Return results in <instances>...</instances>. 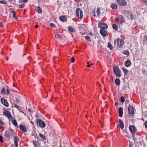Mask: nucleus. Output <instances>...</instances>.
<instances>
[{"label":"nucleus","mask_w":147,"mask_h":147,"mask_svg":"<svg viewBox=\"0 0 147 147\" xmlns=\"http://www.w3.org/2000/svg\"><path fill=\"white\" fill-rule=\"evenodd\" d=\"M76 16L80 19H82L83 16V12L79 8H78L76 11Z\"/></svg>","instance_id":"2"},{"label":"nucleus","mask_w":147,"mask_h":147,"mask_svg":"<svg viewBox=\"0 0 147 147\" xmlns=\"http://www.w3.org/2000/svg\"><path fill=\"white\" fill-rule=\"evenodd\" d=\"M88 34L89 35L92 36H94V34L91 31H88Z\"/></svg>","instance_id":"33"},{"label":"nucleus","mask_w":147,"mask_h":147,"mask_svg":"<svg viewBox=\"0 0 147 147\" xmlns=\"http://www.w3.org/2000/svg\"><path fill=\"white\" fill-rule=\"evenodd\" d=\"M123 53L125 55H128L129 54V53L128 51H126L123 52Z\"/></svg>","instance_id":"32"},{"label":"nucleus","mask_w":147,"mask_h":147,"mask_svg":"<svg viewBox=\"0 0 147 147\" xmlns=\"http://www.w3.org/2000/svg\"><path fill=\"white\" fill-rule=\"evenodd\" d=\"M115 105H118V103H115Z\"/></svg>","instance_id":"64"},{"label":"nucleus","mask_w":147,"mask_h":147,"mask_svg":"<svg viewBox=\"0 0 147 147\" xmlns=\"http://www.w3.org/2000/svg\"><path fill=\"white\" fill-rule=\"evenodd\" d=\"M67 19V17L64 16H62L59 17L60 20L62 22H65L66 21Z\"/></svg>","instance_id":"18"},{"label":"nucleus","mask_w":147,"mask_h":147,"mask_svg":"<svg viewBox=\"0 0 147 147\" xmlns=\"http://www.w3.org/2000/svg\"><path fill=\"white\" fill-rule=\"evenodd\" d=\"M97 13L98 16V17L100 16V10L99 8H98L97 10Z\"/></svg>","instance_id":"31"},{"label":"nucleus","mask_w":147,"mask_h":147,"mask_svg":"<svg viewBox=\"0 0 147 147\" xmlns=\"http://www.w3.org/2000/svg\"><path fill=\"white\" fill-rule=\"evenodd\" d=\"M144 125L145 128L147 129V121H146L144 123Z\"/></svg>","instance_id":"46"},{"label":"nucleus","mask_w":147,"mask_h":147,"mask_svg":"<svg viewBox=\"0 0 147 147\" xmlns=\"http://www.w3.org/2000/svg\"><path fill=\"white\" fill-rule=\"evenodd\" d=\"M13 133L11 130H7L5 132V136L6 137H12L13 136Z\"/></svg>","instance_id":"8"},{"label":"nucleus","mask_w":147,"mask_h":147,"mask_svg":"<svg viewBox=\"0 0 147 147\" xmlns=\"http://www.w3.org/2000/svg\"><path fill=\"white\" fill-rule=\"evenodd\" d=\"M9 91L8 89H7L6 92V94L7 95H9Z\"/></svg>","instance_id":"49"},{"label":"nucleus","mask_w":147,"mask_h":147,"mask_svg":"<svg viewBox=\"0 0 147 147\" xmlns=\"http://www.w3.org/2000/svg\"><path fill=\"white\" fill-rule=\"evenodd\" d=\"M22 1H23V0H19V2L20 3H22Z\"/></svg>","instance_id":"61"},{"label":"nucleus","mask_w":147,"mask_h":147,"mask_svg":"<svg viewBox=\"0 0 147 147\" xmlns=\"http://www.w3.org/2000/svg\"><path fill=\"white\" fill-rule=\"evenodd\" d=\"M1 101L2 103L5 107H8L9 106L8 102L5 99L1 98Z\"/></svg>","instance_id":"10"},{"label":"nucleus","mask_w":147,"mask_h":147,"mask_svg":"<svg viewBox=\"0 0 147 147\" xmlns=\"http://www.w3.org/2000/svg\"><path fill=\"white\" fill-rule=\"evenodd\" d=\"M25 6L24 4H22L19 5L18 8H22L24 7Z\"/></svg>","instance_id":"37"},{"label":"nucleus","mask_w":147,"mask_h":147,"mask_svg":"<svg viewBox=\"0 0 147 147\" xmlns=\"http://www.w3.org/2000/svg\"><path fill=\"white\" fill-rule=\"evenodd\" d=\"M16 101L18 103H20V100H19L18 98H17L16 99Z\"/></svg>","instance_id":"45"},{"label":"nucleus","mask_w":147,"mask_h":147,"mask_svg":"<svg viewBox=\"0 0 147 147\" xmlns=\"http://www.w3.org/2000/svg\"><path fill=\"white\" fill-rule=\"evenodd\" d=\"M10 14L11 15H12V16L13 18L15 19L17 18L16 16V13L15 11H11Z\"/></svg>","instance_id":"22"},{"label":"nucleus","mask_w":147,"mask_h":147,"mask_svg":"<svg viewBox=\"0 0 147 147\" xmlns=\"http://www.w3.org/2000/svg\"><path fill=\"white\" fill-rule=\"evenodd\" d=\"M35 117H38V115H35Z\"/></svg>","instance_id":"62"},{"label":"nucleus","mask_w":147,"mask_h":147,"mask_svg":"<svg viewBox=\"0 0 147 147\" xmlns=\"http://www.w3.org/2000/svg\"><path fill=\"white\" fill-rule=\"evenodd\" d=\"M89 62H87V64H88V65H87V66L88 67H90V65H89Z\"/></svg>","instance_id":"52"},{"label":"nucleus","mask_w":147,"mask_h":147,"mask_svg":"<svg viewBox=\"0 0 147 147\" xmlns=\"http://www.w3.org/2000/svg\"><path fill=\"white\" fill-rule=\"evenodd\" d=\"M108 35V34H107V32L105 30L102 29V36H106Z\"/></svg>","instance_id":"19"},{"label":"nucleus","mask_w":147,"mask_h":147,"mask_svg":"<svg viewBox=\"0 0 147 147\" xmlns=\"http://www.w3.org/2000/svg\"><path fill=\"white\" fill-rule=\"evenodd\" d=\"M19 139L16 136L15 137V138L14 139V142L16 145H17L18 142L19 141Z\"/></svg>","instance_id":"24"},{"label":"nucleus","mask_w":147,"mask_h":147,"mask_svg":"<svg viewBox=\"0 0 147 147\" xmlns=\"http://www.w3.org/2000/svg\"><path fill=\"white\" fill-rule=\"evenodd\" d=\"M112 26L114 29L115 30H117L118 29V26L117 24H112Z\"/></svg>","instance_id":"26"},{"label":"nucleus","mask_w":147,"mask_h":147,"mask_svg":"<svg viewBox=\"0 0 147 147\" xmlns=\"http://www.w3.org/2000/svg\"><path fill=\"white\" fill-rule=\"evenodd\" d=\"M116 43H117V46L119 48L122 47L124 44V42L123 40L119 38H118L115 40V44Z\"/></svg>","instance_id":"1"},{"label":"nucleus","mask_w":147,"mask_h":147,"mask_svg":"<svg viewBox=\"0 0 147 147\" xmlns=\"http://www.w3.org/2000/svg\"><path fill=\"white\" fill-rule=\"evenodd\" d=\"M36 122L37 125H38L40 127L44 128L45 126V123L41 119H37Z\"/></svg>","instance_id":"5"},{"label":"nucleus","mask_w":147,"mask_h":147,"mask_svg":"<svg viewBox=\"0 0 147 147\" xmlns=\"http://www.w3.org/2000/svg\"><path fill=\"white\" fill-rule=\"evenodd\" d=\"M33 144L34 145L35 147H40V144H38L37 142L36 141H33Z\"/></svg>","instance_id":"23"},{"label":"nucleus","mask_w":147,"mask_h":147,"mask_svg":"<svg viewBox=\"0 0 147 147\" xmlns=\"http://www.w3.org/2000/svg\"><path fill=\"white\" fill-rule=\"evenodd\" d=\"M124 64L126 67H128L131 65V62L130 60L128 59L125 62Z\"/></svg>","instance_id":"12"},{"label":"nucleus","mask_w":147,"mask_h":147,"mask_svg":"<svg viewBox=\"0 0 147 147\" xmlns=\"http://www.w3.org/2000/svg\"><path fill=\"white\" fill-rule=\"evenodd\" d=\"M141 2L143 3H144L145 4L147 5V0H141Z\"/></svg>","instance_id":"40"},{"label":"nucleus","mask_w":147,"mask_h":147,"mask_svg":"<svg viewBox=\"0 0 147 147\" xmlns=\"http://www.w3.org/2000/svg\"><path fill=\"white\" fill-rule=\"evenodd\" d=\"M129 129L132 134L133 135L135 134L137 131L136 127L134 125H131L129 126Z\"/></svg>","instance_id":"7"},{"label":"nucleus","mask_w":147,"mask_h":147,"mask_svg":"<svg viewBox=\"0 0 147 147\" xmlns=\"http://www.w3.org/2000/svg\"><path fill=\"white\" fill-rule=\"evenodd\" d=\"M23 1L25 2V3H26V2L27 1H28V0H22Z\"/></svg>","instance_id":"57"},{"label":"nucleus","mask_w":147,"mask_h":147,"mask_svg":"<svg viewBox=\"0 0 147 147\" xmlns=\"http://www.w3.org/2000/svg\"><path fill=\"white\" fill-rule=\"evenodd\" d=\"M115 21L117 23H118L120 21V23H122L125 22V19L123 16L121 15L120 16H119L116 17Z\"/></svg>","instance_id":"4"},{"label":"nucleus","mask_w":147,"mask_h":147,"mask_svg":"<svg viewBox=\"0 0 147 147\" xmlns=\"http://www.w3.org/2000/svg\"><path fill=\"white\" fill-rule=\"evenodd\" d=\"M144 40L145 41H147V35H146L144 38Z\"/></svg>","instance_id":"44"},{"label":"nucleus","mask_w":147,"mask_h":147,"mask_svg":"<svg viewBox=\"0 0 147 147\" xmlns=\"http://www.w3.org/2000/svg\"><path fill=\"white\" fill-rule=\"evenodd\" d=\"M128 107V110L129 115L130 116H132L134 114V109L133 107L129 104Z\"/></svg>","instance_id":"6"},{"label":"nucleus","mask_w":147,"mask_h":147,"mask_svg":"<svg viewBox=\"0 0 147 147\" xmlns=\"http://www.w3.org/2000/svg\"><path fill=\"white\" fill-rule=\"evenodd\" d=\"M28 111L30 112H31V109H28Z\"/></svg>","instance_id":"54"},{"label":"nucleus","mask_w":147,"mask_h":147,"mask_svg":"<svg viewBox=\"0 0 147 147\" xmlns=\"http://www.w3.org/2000/svg\"><path fill=\"white\" fill-rule=\"evenodd\" d=\"M118 4L121 6H124L127 5V3L125 0H117Z\"/></svg>","instance_id":"9"},{"label":"nucleus","mask_w":147,"mask_h":147,"mask_svg":"<svg viewBox=\"0 0 147 147\" xmlns=\"http://www.w3.org/2000/svg\"><path fill=\"white\" fill-rule=\"evenodd\" d=\"M120 100L122 102H124L125 100L123 96H121V97Z\"/></svg>","instance_id":"34"},{"label":"nucleus","mask_w":147,"mask_h":147,"mask_svg":"<svg viewBox=\"0 0 147 147\" xmlns=\"http://www.w3.org/2000/svg\"><path fill=\"white\" fill-rule=\"evenodd\" d=\"M122 70L124 72L125 75H127L128 74V70L124 67L121 68Z\"/></svg>","instance_id":"20"},{"label":"nucleus","mask_w":147,"mask_h":147,"mask_svg":"<svg viewBox=\"0 0 147 147\" xmlns=\"http://www.w3.org/2000/svg\"><path fill=\"white\" fill-rule=\"evenodd\" d=\"M101 42V40H99L98 41V43L100 45V42Z\"/></svg>","instance_id":"55"},{"label":"nucleus","mask_w":147,"mask_h":147,"mask_svg":"<svg viewBox=\"0 0 147 147\" xmlns=\"http://www.w3.org/2000/svg\"><path fill=\"white\" fill-rule=\"evenodd\" d=\"M119 125L120 126V128L122 129L124 128V124L123 121L121 119L119 120Z\"/></svg>","instance_id":"16"},{"label":"nucleus","mask_w":147,"mask_h":147,"mask_svg":"<svg viewBox=\"0 0 147 147\" xmlns=\"http://www.w3.org/2000/svg\"><path fill=\"white\" fill-rule=\"evenodd\" d=\"M93 13H94V16H96L95 13V10H94Z\"/></svg>","instance_id":"53"},{"label":"nucleus","mask_w":147,"mask_h":147,"mask_svg":"<svg viewBox=\"0 0 147 147\" xmlns=\"http://www.w3.org/2000/svg\"><path fill=\"white\" fill-rule=\"evenodd\" d=\"M111 7L113 9H116L117 7V6L115 4H112L111 5Z\"/></svg>","instance_id":"27"},{"label":"nucleus","mask_w":147,"mask_h":147,"mask_svg":"<svg viewBox=\"0 0 147 147\" xmlns=\"http://www.w3.org/2000/svg\"><path fill=\"white\" fill-rule=\"evenodd\" d=\"M0 141L1 142H3V137L2 136H0Z\"/></svg>","instance_id":"48"},{"label":"nucleus","mask_w":147,"mask_h":147,"mask_svg":"<svg viewBox=\"0 0 147 147\" xmlns=\"http://www.w3.org/2000/svg\"><path fill=\"white\" fill-rule=\"evenodd\" d=\"M119 114L120 117H121L123 115V109L122 107H120L119 109Z\"/></svg>","instance_id":"15"},{"label":"nucleus","mask_w":147,"mask_h":147,"mask_svg":"<svg viewBox=\"0 0 147 147\" xmlns=\"http://www.w3.org/2000/svg\"><path fill=\"white\" fill-rule=\"evenodd\" d=\"M10 120L12 121L13 124L16 127L17 126L18 123H17L16 120L14 119L13 117H11L10 119Z\"/></svg>","instance_id":"13"},{"label":"nucleus","mask_w":147,"mask_h":147,"mask_svg":"<svg viewBox=\"0 0 147 147\" xmlns=\"http://www.w3.org/2000/svg\"><path fill=\"white\" fill-rule=\"evenodd\" d=\"M39 135L42 139L44 140H46V138L45 136L42 134L40 133L39 134Z\"/></svg>","instance_id":"29"},{"label":"nucleus","mask_w":147,"mask_h":147,"mask_svg":"<svg viewBox=\"0 0 147 147\" xmlns=\"http://www.w3.org/2000/svg\"><path fill=\"white\" fill-rule=\"evenodd\" d=\"M1 93L3 94H5V90L4 88H2L1 91Z\"/></svg>","instance_id":"36"},{"label":"nucleus","mask_w":147,"mask_h":147,"mask_svg":"<svg viewBox=\"0 0 147 147\" xmlns=\"http://www.w3.org/2000/svg\"><path fill=\"white\" fill-rule=\"evenodd\" d=\"M3 114L5 116H6L8 118H11V115L10 113L7 111H4L3 112Z\"/></svg>","instance_id":"11"},{"label":"nucleus","mask_w":147,"mask_h":147,"mask_svg":"<svg viewBox=\"0 0 147 147\" xmlns=\"http://www.w3.org/2000/svg\"><path fill=\"white\" fill-rule=\"evenodd\" d=\"M57 38H61V35L60 34H57Z\"/></svg>","instance_id":"47"},{"label":"nucleus","mask_w":147,"mask_h":147,"mask_svg":"<svg viewBox=\"0 0 147 147\" xmlns=\"http://www.w3.org/2000/svg\"><path fill=\"white\" fill-rule=\"evenodd\" d=\"M108 27V25L104 22L102 23V29H106Z\"/></svg>","instance_id":"17"},{"label":"nucleus","mask_w":147,"mask_h":147,"mask_svg":"<svg viewBox=\"0 0 147 147\" xmlns=\"http://www.w3.org/2000/svg\"><path fill=\"white\" fill-rule=\"evenodd\" d=\"M115 83L117 85H119L120 83V79L119 78H117L115 80Z\"/></svg>","instance_id":"28"},{"label":"nucleus","mask_w":147,"mask_h":147,"mask_svg":"<svg viewBox=\"0 0 147 147\" xmlns=\"http://www.w3.org/2000/svg\"><path fill=\"white\" fill-rule=\"evenodd\" d=\"M68 30L69 32H73L75 31L74 28L72 27L69 26L68 27Z\"/></svg>","instance_id":"25"},{"label":"nucleus","mask_w":147,"mask_h":147,"mask_svg":"<svg viewBox=\"0 0 147 147\" xmlns=\"http://www.w3.org/2000/svg\"><path fill=\"white\" fill-rule=\"evenodd\" d=\"M14 106L16 108H17L18 110H19V109H18V106L17 105H16V104H14Z\"/></svg>","instance_id":"50"},{"label":"nucleus","mask_w":147,"mask_h":147,"mask_svg":"<svg viewBox=\"0 0 147 147\" xmlns=\"http://www.w3.org/2000/svg\"><path fill=\"white\" fill-rule=\"evenodd\" d=\"M20 112L22 113H23L25 115H26V114L23 111H20Z\"/></svg>","instance_id":"59"},{"label":"nucleus","mask_w":147,"mask_h":147,"mask_svg":"<svg viewBox=\"0 0 147 147\" xmlns=\"http://www.w3.org/2000/svg\"><path fill=\"white\" fill-rule=\"evenodd\" d=\"M0 3L3 4H5L6 3V2L4 1H0Z\"/></svg>","instance_id":"39"},{"label":"nucleus","mask_w":147,"mask_h":147,"mask_svg":"<svg viewBox=\"0 0 147 147\" xmlns=\"http://www.w3.org/2000/svg\"><path fill=\"white\" fill-rule=\"evenodd\" d=\"M38 27V25H36L35 26V28H37Z\"/></svg>","instance_id":"56"},{"label":"nucleus","mask_w":147,"mask_h":147,"mask_svg":"<svg viewBox=\"0 0 147 147\" xmlns=\"http://www.w3.org/2000/svg\"><path fill=\"white\" fill-rule=\"evenodd\" d=\"M98 28H100V33L101 34V23H99L98 24Z\"/></svg>","instance_id":"35"},{"label":"nucleus","mask_w":147,"mask_h":147,"mask_svg":"<svg viewBox=\"0 0 147 147\" xmlns=\"http://www.w3.org/2000/svg\"><path fill=\"white\" fill-rule=\"evenodd\" d=\"M113 69L116 76L118 77H120L121 76V71L119 68L117 66H114L113 67Z\"/></svg>","instance_id":"3"},{"label":"nucleus","mask_w":147,"mask_h":147,"mask_svg":"<svg viewBox=\"0 0 147 147\" xmlns=\"http://www.w3.org/2000/svg\"><path fill=\"white\" fill-rule=\"evenodd\" d=\"M111 78L112 79V81L113 82V77L112 76H111Z\"/></svg>","instance_id":"58"},{"label":"nucleus","mask_w":147,"mask_h":147,"mask_svg":"<svg viewBox=\"0 0 147 147\" xmlns=\"http://www.w3.org/2000/svg\"><path fill=\"white\" fill-rule=\"evenodd\" d=\"M49 25L51 27H55V25L53 24V23H51L49 24Z\"/></svg>","instance_id":"41"},{"label":"nucleus","mask_w":147,"mask_h":147,"mask_svg":"<svg viewBox=\"0 0 147 147\" xmlns=\"http://www.w3.org/2000/svg\"><path fill=\"white\" fill-rule=\"evenodd\" d=\"M85 38L88 41H90V37L89 36H86Z\"/></svg>","instance_id":"43"},{"label":"nucleus","mask_w":147,"mask_h":147,"mask_svg":"<svg viewBox=\"0 0 147 147\" xmlns=\"http://www.w3.org/2000/svg\"><path fill=\"white\" fill-rule=\"evenodd\" d=\"M92 65H93V63H91V64L90 65V66Z\"/></svg>","instance_id":"63"},{"label":"nucleus","mask_w":147,"mask_h":147,"mask_svg":"<svg viewBox=\"0 0 147 147\" xmlns=\"http://www.w3.org/2000/svg\"><path fill=\"white\" fill-rule=\"evenodd\" d=\"M129 103V100H127L125 101V105L126 106Z\"/></svg>","instance_id":"42"},{"label":"nucleus","mask_w":147,"mask_h":147,"mask_svg":"<svg viewBox=\"0 0 147 147\" xmlns=\"http://www.w3.org/2000/svg\"><path fill=\"white\" fill-rule=\"evenodd\" d=\"M35 9L38 13H41L42 12L41 8L38 6L36 7Z\"/></svg>","instance_id":"21"},{"label":"nucleus","mask_w":147,"mask_h":147,"mask_svg":"<svg viewBox=\"0 0 147 147\" xmlns=\"http://www.w3.org/2000/svg\"><path fill=\"white\" fill-rule=\"evenodd\" d=\"M129 146H130V147H132V145L131 144H130Z\"/></svg>","instance_id":"60"},{"label":"nucleus","mask_w":147,"mask_h":147,"mask_svg":"<svg viewBox=\"0 0 147 147\" xmlns=\"http://www.w3.org/2000/svg\"><path fill=\"white\" fill-rule=\"evenodd\" d=\"M19 127L21 130L24 132H26L27 130L26 128V127L22 125H19Z\"/></svg>","instance_id":"14"},{"label":"nucleus","mask_w":147,"mask_h":147,"mask_svg":"<svg viewBox=\"0 0 147 147\" xmlns=\"http://www.w3.org/2000/svg\"><path fill=\"white\" fill-rule=\"evenodd\" d=\"M108 47L109 48V49L111 50H112L113 49V46L111 45V44L110 43V42H109L108 45Z\"/></svg>","instance_id":"30"},{"label":"nucleus","mask_w":147,"mask_h":147,"mask_svg":"<svg viewBox=\"0 0 147 147\" xmlns=\"http://www.w3.org/2000/svg\"><path fill=\"white\" fill-rule=\"evenodd\" d=\"M3 26V23L2 22H0V27H1Z\"/></svg>","instance_id":"51"},{"label":"nucleus","mask_w":147,"mask_h":147,"mask_svg":"<svg viewBox=\"0 0 147 147\" xmlns=\"http://www.w3.org/2000/svg\"><path fill=\"white\" fill-rule=\"evenodd\" d=\"M70 60L72 62H74L75 61V59L73 57H71L70 58Z\"/></svg>","instance_id":"38"}]
</instances>
